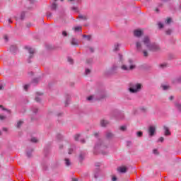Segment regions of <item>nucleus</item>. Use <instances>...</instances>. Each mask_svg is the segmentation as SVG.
<instances>
[{
  "instance_id": "1",
  "label": "nucleus",
  "mask_w": 181,
  "mask_h": 181,
  "mask_svg": "<svg viewBox=\"0 0 181 181\" xmlns=\"http://www.w3.org/2000/svg\"><path fill=\"white\" fill-rule=\"evenodd\" d=\"M136 47L138 52H141V50L145 49V47H146L148 52H156V50H159V46L156 44L151 43L149 37L148 36H145L141 42L139 41L136 42Z\"/></svg>"
},
{
  "instance_id": "2",
  "label": "nucleus",
  "mask_w": 181,
  "mask_h": 181,
  "mask_svg": "<svg viewBox=\"0 0 181 181\" xmlns=\"http://www.w3.org/2000/svg\"><path fill=\"white\" fill-rule=\"evenodd\" d=\"M142 90V84L141 83H130L129 91L132 94H135L136 93H139Z\"/></svg>"
},
{
  "instance_id": "3",
  "label": "nucleus",
  "mask_w": 181,
  "mask_h": 181,
  "mask_svg": "<svg viewBox=\"0 0 181 181\" xmlns=\"http://www.w3.org/2000/svg\"><path fill=\"white\" fill-rule=\"evenodd\" d=\"M155 131H156V127L153 126H150L148 128L149 136H153V135H155Z\"/></svg>"
},
{
  "instance_id": "4",
  "label": "nucleus",
  "mask_w": 181,
  "mask_h": 181,
  "mask_svg": "<svg viewBox=\"0 0 181 181\" xmlns=\"http://www.w3.org/2000/svg\"><path fill=\"white\" fill-rule=\"evenodd\" d=\"M127 170H128V168H127L125 166L117 168V172L119 173H127Z\"/></svg>"
},
{
  "instance_id": "5",
  "label": "nucleus",
  "mask_w": 181,
  "mask_h": 181,
  "mask_svg": "<svg viewBox=\"0 0 181 181\" xmlns=\"http://www.w3.org/2000/svg\"><path fill=\"white\" fill-rule=\"evenodd\" d=\"M134 35L136 37H141V35H143V32L141 30H136L134 31Z\"/></svg>"
},
{
  "instance_id": "6",
  "label": "nucleus",
  "mask_w": 181,
  "mask_h": 181,
  "mask_svg": "<svg viewBox=\"0 0 181 181\" xmlns=\"http://www.w3.org/2000/svg\"><path fill=\"white\" fill-rule=\"evenodd\" d=\"M71 44L72 45V46H78V42H77V40H76L75 38H72Z\"/></svg>"
},
{
  "instance_id": "7",
  "label": "nucleus",
  "mask_w": 181,
  "mask_h": 181,
  "mask_svg": "<svg viewBox=\"0 0 181 181\" xmlns=\"http://www.w3.org/2000/svg\"><path fill=\"white\" fill-rule=\"evenodd\" d=\"M28 52L30 53V59H32V57H33V54H35V49L29 48Z\"/></svg>"
},
{
  "instance_id": "8",
  "label": "nucleus",
  "mask_w": 181,
  "mask_h": 181,
  "mask_svg": "<svg viewBox=\"0 0 181 181\" xmlns=\"http://www.w3.org/2000/svg\"><path fill=\"white\" fill-rule=\"evenodd\" d=\"M141 52H143V54L144 57H148V52H146V47L143 48Z\"/></svg>"
},
{
  "instance_id": "9",
  "label": "nucleus",
  "mask_w": 181,
  "mask_h": 181,
  "mask_svg": "<svg viewBox=\"0 0 181 181\" xmlns=\"http://www.w3.org/2000/svg\"><path fill=\"white\" fill-rule=\"evenodd\" d=\"M164 129H165V135L166 136H169V135H170V132H169V128H168V127H164Z\"/></svg>"
},
{
  "instance_id": "10",
  "label": "nucleus",
  "mask_w": 181,
  "mask_h": 181,
  "mask_svg": "<svg viewBox=\"0 0 181 181\" xmlns=\"http://www.w3.org/2000/svg\"><path fill=\"white\" fill-rule=\"evenodd\" d=\"M100 125H101V127H105L106 125H108V121L101 120L100 121Z\"/></svg>"
},
{
  "instance_id": "11",
  "label": "nucleus",
  "mask_w": 181,
  "mask_h": 181,
  "mask_svg": "<svg viewBox=\"0 0 181 181\" xmlns=\"http://www.w3.org/2000/svg\"><path fill=\"white\" fill-rule=\"evenodd\" d=\"M113 50H114V52H117V51L119 50V44H118V43L115 44L114 45Z\"/></svg>"
},
{
  "instance_id": "12",
  "label": "nucleus",
  "mask_w": 181,
  "mask_h": 181,
  "mask_svg": "<svg viewBox=\"0 0 181 181\" xmlns=\"http://www.w3.org/2000/svg\"><path fill=\"white\" fill-rule=\"evenodd\" d=\"M114 136V134L111 133L110 132H107L106 134V137L108 138L109 139L112 138Z\"/></svg>"
},
{
  "instance_id": "13",
  "label": "nucleus",
  "mask_w": 181,
  "mask_h": 181,
  "mask_svg": "<svg viewBox=\"0 0 181 181\" xmlns=\"http://www.w3.org/2000/svg\"><path fill=\"white\" fill-rule=\"evenodd\" d=\"M65 164L66 165V166H70L71 163L69 158H65Z\"/></svg>"
},
{
  "instance_id": "14",
  "label": "nucleus",
  "mask_w": 181,
  "mask_h": 181,
  "mask_svg": "<svg viewBox=\"0 0 181 181\" xmlns=\"http://www.w3.org/2000/svg\"><path fill=\"white\" fill-rule=\"evenodd\" d=\"M22 124H23V121H18L16 125L17 128H21V127L22 126Z\"/></svg>"
},
{
  "instance_id": "15",
  "label": "nucleus",
  "mask_w": 181,
  "mask_h": 181,
  "mask_svg": "<svg viewBox=\"0 0 181 181\" xmlns=\"http://www.w3.org/2000/svg\"><path fill=\"white\" fill-rule=\"evenodd\" d=\"M78 159H79V160H83V159H84V154H83V153H81L80 155H79V156H78Z\"/></svg>"
},
{
  "instance_id": "16",
  "label": "nucleus",
  "mask_w": 181,
  "mask_h": 181,
  "mask_svg": "<svg viewBox=\"0 0 181 181\" xmlns=\"http://www.w3.org/2000/svg\"><path fill=\"white\" fill-rule=\"evenodd\" d=\"M74 30H75V32H80L81 30V27H80V26L75 27Z\"/></svg>"
},
{
  "instance_id": "17",
  "label": "nucleus",
  "mask_w": 181,
  "mask_h": 181,
  "mask_svg": "<svg viewBox=\"0 0 181 181\" xmlns=\"http://www.w3.org/2000/svg\"><path fill=\"white\" fill-rule=\"evenodd\" d=\"M158 26L159 29H162V28H163V23L159 22V23H158Z\"/></svg>"
},
{
  "instance_id": "18",
  "label": "nucleus",
  "mask_w": 181,
  "mask_h": 181,
  "mask_svg": "<svg viewBox=\"0 0 181 181\" xmlns=\"http://www.w3.org/2000/svg\"><path fill=\"white\" fill-rule=\"evenodd\" d=\"M31 142H33V143L36 144V142H39V141L36 138L33 137L31 139Z\"/></svg>"
},
{
  "instance_id": "19",
  "label": "nucleus",
  "mask_w": 181,
  "mask_h": 181,
  "mask_svg": "<svg viewBox=\"0 0 181 181\" xmlns=\"http://www.w3.org/2000/svg\"><path fill=\"white\" fill-rule=\"evenodd\" d=\"M57 8V4L53 3L52 5V9H56Z\"/></svg>"
},
{
  "instance_id": "20",
  "label": "nucleus",
  "mask_w": 181,
  "mask_h": 181,
  "mask_svg": "<svg viewBox=\"0 0 181 181\" xmlns=\"http://www.w3.org/2000/svg\"><path fill=\"white\" fill-rule=\"evenodd\" d=\"M175 106H176V107L177 108V110H179V111L181 110V105H180V104L176 103V104H175Z\"/></svg>"
},
{
  "instance_id": "21",
  "label": "nucleus",
  "mask_w": 181,
  "mask_h": 181,
  "mask_svg": "<svg viewBox=\"0 0 181 181\" xmlns=\"http://www.w3.org/2000/svg\"><path fill=\"white\" fill-rule=\"evenodd\" d=\"M170 22H172V18H168L166 20H165V23H170Z\"/></svg>"
},
{
  "instance_id": "22",
  "label": "nucleus",
  "mask_w": 181,
  "mask_h": 181,
  "mask_svg": "<svg viewBox=\"0 0 181 181\" xmlns=\"http://www.w3.org/2000/svg\"><path fill=\"white\" fill-rule=\"evenodd\" d=\"M160 67H161V69H165V67H168V64H161Z\"/></svg>"
},
{
  "instance_id": "23",
  "label": "nucleus",
  "mask_w": 181,
  "mask_h": 181,
  "mask_svg": "<svg viewBox=\"0 0 181 181\" xmlns=\"http://www.w3.org/2000/svg\"><path fill=\"white\" fill-rule=\"evenodd\" d=\"M120 131H127V127L126 126H121L120 127Z\"/></svg>"
},
{
  "instance_id": "24",
  "label": "nucleus",
  "mask_w": 181,
  "mask_h": 181,
  "mask_svg": "<svg viewBox=\"0 0 181 181\" xmlns=\"http://www.w3.org/2000/svg\"><path fill=\"white\" fill-rule=\"evenodd\" d=\"M121 69L122 70H128V67L126 65H122Z\"/></svg>"
},
{
  "instance_id": "25",
  "label": "nucleus",
  "mask_w": 181,
  "mask_h": 181,
  "mask_svg": "<svg viewBox=\"0 0 181 181\" xmlns=\"http://www.w3.org/2000/svg\"><path fill=\"white\" fill-rule=\"evenodd\" d=\"M78 138H80V134H76L74 136L75 141H78Z\"/></svg>"
},
{
  "instance_id": "26",
  "label": "nucleus",
  "mask_w": 181,
  "mask_h": 181,
  "mask_svg": "<svg viewBox=\"0 0 181 181\" xmlns=\"http://www.w3.org/2000/svg\"><path fill=\"white\" fill-rule=\"evenodd\" d=\"M162 88L163 90H168L169 89V86L163 85L162 86Z\"/></svg>"
},
{
  "instance_id": "27",
  "label": "nucleus",
  "mask_w": 181,
  "mask_h": 181,
  "mask_svg": "<svg viewBox=\"0 0 181 181\" xmlns=\"http://www.w3.org/2000/svg\"><path fill=\"white\" fill-rule=\"evenodd\" d=\"M6 118V117L0 115V119H1V121H4V119H5Z\"/></svg>"
},
{
  "instance_id": "28",
  "label": "nucleus",
  "mask_w": 181,
  "mask_h": 181,
  "mask_svg": "<svg viewBox=\"0 0 181 181\" xmlns=\"http://www.w3.org/2000/svg\"><path fill=\"white\" fill-rule=\"evenodd\" d=\"M142 135H143L142 132H137V136L141 137V136H142Z\"/></svg>"
},
{
  "instance_id": "29",
  "label": "nucleus",
  "mask_w": 181,
  "mask_h": 181,
  "mask_svg": "<svg viewBox=\"0 0 181 181\" xmlns=\"http://www.w3.org/2000/svg\"><path fill=\"white\" fill-rule=\"evenodd\" d=\"M93 98H94V96L90 95V96H89V97L87 98V100H88V101H91V100H93Z\"/></svg>"
},
{
  "instance_id": "30",
  "label": "nucleus",
  "mask_w": 181,
  "mask_h": 181,
  "mask_svg": "<svg viewBox=\"0 0 181 181\" xmlns=\"http://www.w3.org/2000/svg\"><path fill=\"white\" fill-rule=\"evenodd\" d=\"M4 39L5 40L6 42H8V40H9V38L8 37V35H4Z\"/></svg>"
},
{
  "instance_id": "31",
  "label": "nucleus",
  "mask_w": 181,
  "mask_h": 181,
  "mask_svg": "<svg viewBox=\"0 0 181 181\" xmlns=\"http://www.w3.org/2000/svg\"><path fill=\"white\" fill-rule=\"evenodd\" d=\"M172 33V30H166V35H170Z\"/></svg>"
},
{
  "instance_id": "32",
  "label": "nucleus",
  "mask_w": 181,
  "mask_h": 181,
  "mask_svg": "<svg viewBox=\"0 0 181 181\" xmlns=\"http://www.w3.org/2000/svg\"><path fill=\"white\" fill-rule=\"evenodd\" d=\"M90 72L91 71L90 69H86L85 71L86 74H90Z\"/></svg>"
},
{
  "instance_id": "33",
  "label": "nucleus",
  "mask_w": 181,
  "mask_h": 181,
  "mask_svg": "<svg viewBox=\"0 0 181 181\" xmlns=\"http://www.w3.org/2000/svg\"><path fill=\"white\" fill-rule=\"evenodd\" d=\"M163 141H164L163 137H160V138L158 139V142H163Z\"/></svg>"
},
{
  "instance_id": "34",
  "label": "nucleus",
  "mask_w": 181,
  "mask_h": 181,
  "mask_svg": "<svg viewBox=\"0 0 181 181\" xmlns=\"http://www.w3.org/2000/svg\"><path fill=\"white\" fill-rule=\"evenodd\" d=\"M68 62H69L71 63V64L73 63V59L69 57L68 58Z\"/></svg>"
},
{
  "instance_id": "35",
  "label": "nucleus",
  "mask_w": 181,
  "mask_h": 181,
  "mask_svg": "<svg viewBox=\"0 0 181 181\" xmlns=\"http://www.w3.org/2000/svg\"><path fill=\"white\" fill-rule=\"evenodd\" d=\"M112 181H117V177H116V176H113V177H112Z\"/></svg>"
},
{
  "instance_id": "36",
  "label": "nucleus",
  "mask_w": 181,
  "mask_h": 181,
  "mask_svg": "<svg viewBox=\"0 0 181 181\" xmlns=\"http://www.w3.org/2000/svg\"><path fill=\"white\" fill-rule=\"evenodd\" d=\"M68 153H69V155H71V153H73V149L70 148V149L69 150Z\"/></svg>"
},
{
  "instance_id": "37",
  "label": "nucleus",
  "mask_w": 181,
  "mask_h": 181,
  "mask_svg": "<svg viewBox=\"0 0 181 181\" xmlns=\"http://www.w3.org/2000/svg\"><path fill=\"white\" fill-rule=\"evenodd\" d=\"M117 66H113L112 67V70L114 71L115 70H117Z\"/></svg>"
},
{
  "instance_id": "38",
  "label": "nucleus",
  "mask_w": 181,
  "mask_h": 181,
  "mask_svg": "<svg viewBox=\"0 0 181 181\" xmlns=\"http://www.w3.org/2000/svg\"><path fill=\"white\" fill-rule=\"evenodd\" d=\"M134 67H135V65H131L129 67V70H134Z\"/></svg>"
},
{
  "instance_id": "39",
  "label": "nucleus",
  "mask_w": 181,
  "mask_h": 181,
  "mask_svg": "<svg viewBox=\"0 0 181 181\" xmlns=\"http://www.w3.org/2000/svg\"><path fill=\"white\" fill-rule=\"evenodd\" d=\"M35 101H37V103H39V101H40V98L36 97L35 98Z\"/></svg>"
},
{
  "instance_id": "40",
  "label": "nucleus",
  "mask_w": 181,
  "mask_h": 181,
  "mask_svg": "<svg viewBox=\"0 0 181 181\" xmlns=\"http://www.w3.org/2000/svg\"><path fill=\"white\" fill-rule=\"evenodd\" d=\"M28 88H29V85H25L24 90H28Z\"/></svg>"
},
{
  "instance_id": "41",
  "label": "nucleus",
  "mask_w": 181,
  "mask_h": 181,
  "mask_svg": "<svg viewBox=\"0 0 181 181\" xmlns=\"http://www.w3.org/2000/svg\"><path fill=\"white\" fill-rule=\"evenodd\" d=\"M86 39H87V40H91V36L87 35Z\"/></svg>"
},
{
  "instance_id": "42",
  "label": "nucleus",
  "mask_w": 181,
  "mask_h": 181,
  "mask_svg": "<svg viewBox=\"0 0 181 181\" xmlns=\"http://www.w3.org/2000/svg\"><path fill=\"white\" fill-rule=\"evenodd\" d=\"M62 35H63L64 36H67V32L63 31V32H62Z\"/></svg>"
},
{
  "instance_id": "43",
  "label": "nucleus",
  "mask_w": 181,
  "mask_h": 181,
  "mask_svg": "<svg viewBox=\"0 0 181 181\" xmlns=\"http://www.w3.org/2000/svg\"><path fill=\"white\" fill-rule=\"evenodd\" d=\"M4 85H1V86H0V90H4Z\"/></svg>"
},
{
  "instance_id": "44",
  "label": "nucleus",
  "mask_w": 181,
  "mask_h": 181,
  "mask_svg": "<svg viewBox=\"0 0 181 181\" xmlns=\"http://www.w3.org/2000/svg\"><path fill=\"white\" fill-rule=\"evenodd\" d=\"M94 136H98V132H95V133H94Z\"/></svg>"
},
{
  "instance_id": "45",
  "label": "nucleus",
  "mask_w": 181,
  "mask_h": 181,
  "mask_svg": "<svg viewBox=\"0 0 181 181\" xmlns=\"http://www.w3.org/2000/svg\"><path fill=\"white\" fill-rule=\"evenodd\" d=\"M0 108H2L4 110H6V109L4 108V106L2 105H0Z\"/></svg>"
},
{
  "instance_id": "46",
  "label": "nucleus",
  "mask_w": 181,
  "mask_h": 181,
  "mask_svg": "<svg viewBox=\"0 0 181 181\" xmlns=\"http://www.w3.org/2000/svg\"><path fill=\"white\" fill-rule=\"evenodd\" d=\"M153 153H158V150L154 149V150H153Z\"/></svg>"
},
{
  "instance_id": "47",
  "label": "nucleus",
  "mask_w": 181,
  "mask_h": 181,
  "mask_svg": "<svg viewBox=\"0 0 181 181\" xmlns=\"http://www.w3.org/2000/svg\"><path fill=\"white\" fill-rule=\"evenodd\" d=\"M81 142H82V144H85L86 143V140L82 139V140H81Z\"/></svg>"
},
{
  "instance_id": "48",
  "label": "nucleus",
  "mask_w": 181,
  "mask_h": 181,
  "mask_svg": "<svg viewBox=\"0 0 181 181\" xmlns=\"http://www.w3.org/2000/svg\"><path fill=\"white\" fill-rule=\"evenodd\" d=\"M169 100H170V101H172V100H173V96H170V97L169 98Z\"/></svg>"
},
{
  "instance_id": "49",
  "label": "nucleus",
  "mask_w": 181,
  "mask_h": 181,
  "mask_svg": "<svg viewBox=\"0 0 181 181\" xmlns=\"http://www.w3.org/2000/svg\"><path fill=\"white\" fill-rule=\"evenodd\" d=\"M33 83H37V79H34Z\"/></svg>"
},
{
  "instance_id": "50",
  "label": "nucleus",
  "mask_w": 181,
  "mask_h": 181,
  "mask_svg": "<svg viewBox=\"0 0 181 181\" xmlns=\"http://www.w3.org/2000/svg\"><path fill=\"white\" fill-rule=\"evenodd\" d=\"M8 23H12V20L8 19Z\"/></svg>"
},
{
  "instance_id": "51",
  "label": "nucleus",
  "mask_w": 181,
  "mask_h": 181,
  "mask_svg": "<svg viewBox=\"0 0 181 181\" xmlns=\"http://www.w3.org/2000/svg\"><path fill=\"white\" fill-rule=\"evenodd\" d=\"M155 11H156V12H159V9L158 8H156Z\"/></svg>"
},
{
  "instance_id": "52",
  "label": "nucleus",
  "mask_w": 181,
  "mask_h": 181,
  "mask_svg": "<svg viewBox=\"0 0 181 181\" xmlns=\"http://www.w3.org/2000/svg\"><path fill=\"white\" fill-rule=\"evenodd\" d=\"M3 130L4 131H7V129L6 128H3Z\"/></svg>"
},
{
  "instance_id": "53",
  "label": "nucleus",
  "mask_w": 181,
  "mask_h": 181,
  "mask_svg": "<svg viewBox=\"0 0 181 181\" xmlns=\"http://www.w3.org/2000/svg\"><path fill=\"white\" fill-rule=\"evenodd\" d=\"M35 113L37 112V109H35V110L34 111Z\"/></svg>"
},
{
  "instance_id": "54",
  "label": "nucleus",
  "mask_w": 181,
  "mask_h": 181,
  "mask_svg": "<svg viewBox=\"0 0 181 181\" xmlns=\"http://www.w3.org/2000/svg\"><path fill=\"white\" fill-rule=\"evenodd\" d=\"M90 52H94V49H93V48H90Z\"/></svg>"
},
{
  "instance_id": "55",
  "label": "nucleus",
  "mask_w": 181,
  "mask_h": 181,
  "mask_svg": "<svg viewBox=\"0 0 181 181\" xmlns=\"http://www.w3.org/2000/svg\"><path fill=\"white\" fill-rule=\"evenodd\" d=\"M79 18H81L82 19L84 18L83 16H80Z\"/></svg>"
},
{
  "instance_id": "56",
  "label": "nucleus",
  "mask_w": 181,
  "mask_h": 181,
  "mask_svg": "<svg viewBox=\"0 0 181 181\" xmlns=\"http://www.w3.org/2000/svg\"><path fill=\"white\" fill-rule=\"evenodd\" d=\"M83 37H87V35H83Z\"/></svg>"
},
{
  "instance_id": "57",
  "label": "nucleus",
  "mask_w": 181,
  "mask_h": 181,
  "mask_svg": "<svg viewBox=\"0 0 181 181\" xmlns=\"http://www.w3.org/2000/svg\"><path fill=\"white\" fill-rule=\"evenodd\" d=\"M74 181H77V179L74 178L73 179Z\"/></svg>"
},
{
  "instance_id": "58",
  "label": "nucleus",
  "mask_w": 181,
  "mask_h": 181,
  "mask_svg": "<svg viewBox=\"0 0 181 181\" xmlns=\"http://www.w3.org/2000/svg\"><path fill=\"white\" fill-rule=\"evenodd\" d=\"M119 56L120 57V59H121V57H122V56H121V54H119Z\"/></svg>"
},
{
  "instance_id": "59",
  "label": "nucleus",
  "mask_w": 181,
  "mask_h": 181,
  "mask_svg": "<svg viewBox=\"0 0 181 181\" xmlns=\"http://www.w3.org/2000/svg\"><path fill=\"white\" fill-rule=\"evenodd\" d=\"M130 63H132V60H129Z\"/></svg>"
},
{
  "instance_id": "60",
  "label": "nucleus",
  "mask_w": 181,
  "mask_h": 181,
  "mask_svg": "<svg viewBox=\"0 0 181 181\" xmlns=\"http://www.w3.org/2000/svg\"><path fill=\"white\" fill-rule=\"evenodd\" d=\"M28 156H30L28 153H27Z\"/></svg>"
},
{
  "instance_id": "61",
  "label": "nucleus",
  "mask_w": 181,
  "mask_h": 181,
  "mask_svg": "<svg viewBox=\"0 0 181 181\" xmlns=\"http://www.w3.org/2000/svg\"><path fill=\"white\" fill-rule=\"evenodd\" d=\"M69 1H73V0H68Z\"/></svg>"
},
{
  "instance_id": "62",
  "label": "nucleus",
  "mask_w": 181,
  "mask_h": 181,
  "mask_svg": "<svg viewBox=\"0 0 181 181\" xmlns=\"http://www.w3.org/2000/svg\"><path fill=\"white\" fill-rule=\"evenodd\" d=\"M63 1H64V0H61V2H63Z\"/></svg>"
},
{
  "instance_id": "63",
  "label": "nucleus",
  "mask_w": 181,
  "mask_h": 181,
  "mask_svg": "<svg viewBox=\"0 0 181 181\" xmlns=\"http://www.w3.org/2000/svg\"><path fill=\"white\" fill-rule=\"evenodd\" d=\"M59 148H60V149H62V146H60Z\"/></svg>"
},
{
  "instance_id": "64",
  "label": "nucleus",
  "mask_w": 181,
  "mask_h": 181,
  "mask_svg": "<svg viewBox=\"0 0 181 181\" xmlns=\"http://www.w3.org/2000/svg\"><path fill=\"white\" fill-rule=\"evenodd\" d=\"M55 1H57V0H54Z\"/></svg>"
}]
</instances>
